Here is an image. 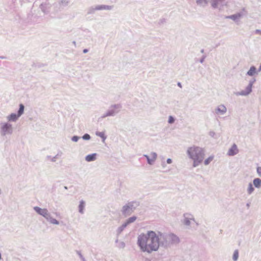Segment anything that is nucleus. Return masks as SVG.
<instances>
[{"label": "nucleus", "instance_id": "1", "mask_svg": "<svg viewBox=\"0 0 261 261\" xmlns=\"http://www.w3.org/2000/svg\"><path fill=\"white\" fill-rule=\"evenodd\" d=\"M187 153L189 157L193 161V166L196 167L203 161L205 151L202 148L194 146L188 148Z\"/></svg>", "mask_w": 261, "mask_h": 261}, {"label": "nucleus", "instance_id": "2", "mask_svg": "<svg viewBox=\"0 0 261 261\" xmlns=\"http://www.w3.org/2000/svg\"><path fill=\"white\" fill-rule=\"evenodd\" d=\"M139 245H153L159 242V238L155 232L150 231L147 234L142 233L138 237Z\"/></svg>", "mask_w": 261, "mask_h": 261}, {"label": "nucleus", "instance_id": "3", "mask_svg": "<svg viewBox=\"0 0 261 261\" xmlns=\"http://www.w3.org/2000/svg\"><path fill=\"white\" fill-rule=\"evenodd\" d=\"M141 250L144 252H151L152 251H156L159 248V246H140Z\"/></svg>", "mask_w": 261, "mask_h": 261}, {"label": "nucleus", "instance_id": "4", "mask_svg": "<svg viewBox=\"0 0 261 261\" xmlns=\"http://www.w3.org/2000/svg\"><path fill=\"white\" fill-rule=\"evenodd\" d=\"M34 210L37 213L43 216L44 217H47L48 216V212L46 209H42L36 206L34 207Z\"/></svg>", "mask_w": 261, "mask_h": 261}, {"label": "nucleus", "instance_id": "5", "mask_svg": "<svg viewBox=\"0 0 261 261\" xmlns=\"http://www.w3.org/2000/svg\"><path fill=\"white\" fill-rule=\"evenodd\" d=\"M147 158L148 163L149 164H152V163L155 160L156 158V154L155 153H151L150 155H145Z\"/></svg>", "mask_w": 261, "mask_h": 261}, {"label": "nucleus", "instance_id": "6", "mask_svg": "<svg viewBox=\"0 0 261 261\" xmlns=\"http://www.w3.org/2000/svg\"><path fill=\"white\" fill-rule=\"evenodd\" d=\"M238 152V149L237 148V145L236 144H233L231 148L228 150V154L229 155H233L237 154Z\"/></svg>", "mask_w": 261, "mask_h": 261}, {"label": "nucleus", "instance_id": "7", "mask_svg": "<svg viewBox=\"0 0 261 261\" xmlns=\"http://www.w3.org/2000/svg\"><path fill=\"white\" fill-rule=\"evenodd\" d=\"M251 89H252V84H249L246 88V91H242L241 92V94L243 95H245L248 94L249 93H250L251 92Z\"/></svg>", "mask_w": 261, "mask_h": 261}, {"label": "nucleus", "instance_id": "8", "mask_svg": "<svg viewBox=\"0 0 261 261\" xmlns=\"http://www.w3.org/2000/svg\"><path fill=\"white\" fill-rule=\"evenodd\" d=\"M96 159V154H89L86 157V160L88 162L94 161Z\"/></svg>", "mask_w": 261, "mask_h": 261}, {"label": "nucleus", "instance_id": "9", "mask_svg": "<svg viewBox=\"0 0 261 261\" xmlns=\"http://www.w3.org/2000/svg\"><path fill=\"white\" fill-rule=\"evenodd\" d=\"M11 129V125H9L8 124H5L2 127V130L5 134L7 132H9Z\"/></svg>", "mask_w": 261, "mask_h": 261}, {"label": "nucleus", "instance_id": "10", "mask_svg": "<svg viewBox=\"0 0 261 261\" xmlns=\"http://www.w3.org/2000/svg\"><path fill=\"white\" fill-rule=\"evenodd\" d=\"M214 155H211L207 158L206 159H205L204 161V164L205 165H208L212 161L214 160Z\"/></svg>", "mask_w": 261, "mask_h": 261}, {"label": "nucleus", "instance_id": "11", "mask_svg": "<svg viewBox=\"0 0 261 261\" xmlns=\"http://www.w3.org/2000/svg\"><path fill=\"white\" fill-rule=\"evenodd\" d=\"M253 184L255 187L259 188L261 185V180L259 178H255L253 180Z\"/></svg>", "mask_w": 261, "mask_h": 261}, {"label": "nucleus", "instance_id": "12", "mask_svg": "<svg viewBox=\"0 0 261 261\" xmlns=\"http://www.w3.org/2000/svg\"><path fill=\"white\" fill-rule=\"evenodd\" d=\"M255 72L256 68L254 66H252L250 68L249 70L247 72V74L249 75L252 76L255 74Z\"/></svg>", "mask_w": 261, "mask_h": 261}, {"label": "nucleus", "instance_id": "13", "mask_svg": "<svg viewBox=\"0 0 261 261\" xmlns=\"http://www.w3.org/2000/svg\"><path fill=\"white\" fill-rule=\"evenodd\" d=\"M18 117H19L18 115H16V114H11L9 116L8 119H9V120L15 121L17 119V118Z\"/></svg>", "mask_w": 261, "mask_h": 261}, {"label": "nucleus", "instance_id": "14", "mask_svg": "<svg viewBox=\"0 0 261 261\" xmlns=\"http://www.w3.org/2000/svg\"><path fill=\"white\" fill-rule=\"evenodd\" d=\"M223 1V0H211L212 5L213 7H216L219 3Z\"/></svg>", "mask_w": 261, "mask_h": 261}, {"label": "nucleus", "instance_id": "15", "mask_svg": "<svg viewBox=\"0 0 261 261\" xmlns=\"http://www.w3.org/2000/svg\"><path fill=\"white\" fill-rule=\"evenodd\" d=\"M24 106L22 104L20 105L19 110L18 112V116H20L23 112Z\"/></svg>", "mask_w": 261, "mask_h": 261}, {"label": "nucleus", "instance_id": "16", "mask_svg": "<svg viewBox=\"0 0 261 261\" xmlns=\"http://www.w3.org/2000/svg\"><path fill=\"white\" fill-rule=\"evenodd\" d=\"M96 135L102 138L103 141L106 139V137L105 136V134L103 132H97Z\"/></svg>", "mask_w": 261, "mask_h": 261}, {"label": "nucleus", "instance_id": "17", "mask_svg": "<svg viewBox=\"0 0 261 261\" xmlns=\"http://www.w3.org/2000/svg\"><path fill=\"white\" fill-rule=\"evenodd\" d=\"M239 257V253L238 250H236L233 254V259L236 261L238 259Z\"/></svg>", "mask_w": 261, "mask_h": 261}, {"label": "nucleus", "instance_id": "18", "mask_svg": "<svg viewBox=\"0 0 261 261\" xmlns=\"http://www.w3.org/2000/svg\"><path fill=\"white\" fill-rule=\"evenodd\" d=\"M136 219H137L136 217H135V216L130 217L127 220L126 223L129 224L130 223H132V222H134L136 220Z\"/></svg>", "mask_w": 261, "mask_h": 261}, {"label": "nucleus", "instance_id": "19", "mask_svg": "<svg viewBox=\"0 0 261 261\" xmlns=\"http://www.w3.org/2000/svg\"><path fill=\"white\" fill-rule=\"evenodd\" d=\"M130 209V207L129 205H125L123 207V212L124 214H126L129 210Z\"/></svg>", "mask_w": 261, "mask_h": 261}, {"label": "nucleus", "instance_id": "20", "mask_svg": "<svg viewBox=\"0 0 261 261\" xmlns=\"http://www.w3.org/2000/svg\"><path fill=\"white\" fill-rule=\"evenodd\" d=\"M84 207V202L81 201L80 204V205H79V209H80V213H83Z\"/></svg>", "mask_w": 261, "mask_h": 261}, {"label": "nucleus", "instance_id": "21", "mask_svg": "<svg viewBox=\"0 0 261 261\" xmlns=\"http://www.w3.org/2000/svg\"><path fill=\"white\" fill-rule=\"evenodd\" d=\"M248 190V193L249 194L251 193L253 191L254 188H253L251 184H249Z\"/></svg>", "mask_w": 261, "mask_h": 261}, {"label": "nucleus", "instance_id": "22", "mask_svg": "<svg viewBox=\"0 0 261 261\" xmlns=\"http://www.w3.org/2000/svg\"><path fill=\"white\" fill-rule=\"evenodd\" d=\"M218 111H221L222 113L225 112L226 111V108L224 106H221L218 109Z\"/></svg>", "mask_w": 261, "mask_h": 261}, {"label": "nucleus", "instance_id": "23", "mask_svg": "<svg viewBox=\"0 0 261 261\" xmlns=\"http://www.w3.org/2000/svg\"><path fill=\"white\" fill-rule=\"evenodd\" d=\"M197 3L199 5H201L203 3L204 4H206L207 3V2L206 0H197Z\"/></svg>", "mask_w": 261, "mask_h": 261}, {"label": "nucleus", "instance_id": "24", "mask_svg": "<svg viewBox=\"0 0 261 261\" xmlns=\"http://www.w3.org/2000/svg\"><path fill=\"white\" fill-rule=\"evenodd\" d=\"M50 222L54 224H59V222L55 219H51Z\"/></svg>", "mask_w": 261, "mask_h": 261}, {"label": "nucleus", "instance_id": "25", "mask_svg": "<svg viewBox=\"0 0 261 261\" xmlns=\"http://www.w3.org/2000/svg\"><path fill=\"white\" fill-rule=\"evenodd\" d=\"M174 122V118L171 117V116H170L169 118V122L170 123H172Z\"/></svg>", "mask_w": 261, "mask_h": 261}, {"label": "nucleus", "instance_id": "26", "mask_svg": "<svg viewBox=\"0 0 261 261\" xmlns=\"http://www.w3.org/2000/svg\"><path fill=\"white\" fill-rule=\"evenodd\" d=\"M257 172L258 173V174L261 176V167H258L257 168Z\"/></svg>", "mask_w": 261, "mask_h": 261}, {"label": "nucleus", "instance_id": "27", "mask_svg": "<svg viewBox=\"0 0 261 261\" xmlns=\"http://www.w3.org/2000/svg\"><path fill=\"white\" fill-rule=\"evenodd\" d=\"M84 139H90V136L88 134H86L83 137Z\"/></svg>", "mask_w": 261, "mask_h": 261}, {"label": "nucleus", "instance_id": "28", "mask_svg": "<svg viewBox=\"0 0 261 261\" xmlns=\"http://www.w3.org/2000/svg\"><path fill=\"white\" fill-rule=\"evenodd\" d=\"M167 163H168V164H170V163H171L172 161H171V159H168L167 160Z\"/></svg>", "mask_w": 261, "mask_h": 261}, {"label": "nucleus", "instance_id": "29", "mask_svg": "<svg viewBox=\"0 0 261 261\" xmlns=\"http://www.w3.org/2000/svg\"><path fill=\"white\" fill-rule=\"evenodd\" d=\"M73 140H74V141H77V139H76V138H75V137H74L73 138Z\"/></svg>", "mask_w": 261, "mask_h": 261}, {"label": "nucleus", "instance_id": "30", "mask_svg": "<svg viewBox=\"0 0 261 261\" xmlns=\"http://www.w3.org/2000/svg\"><path fill=\"white\" fill-rule=\"evenodd\" d=\"M87 52V49H85L84 50V53H86Z\"/></svg>", "mask_w": 261, "mask_h": 261}, {"label": "nucleus", "instance_id": "31", "mask_svg": "<svg viewBox=\"0 0 261 261\" xmlns=\"http://www.w3.org/2000/svg\"><path fill=\"white\" fill-rule=\"evenodd\" d=\"M178 86L181 87L180 83H178Z\"/></svg>", "mask_w": 261, "mask_h": 261}]
</instances>
